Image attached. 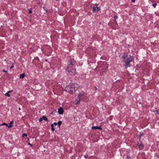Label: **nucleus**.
<instances>
[{
    "label": "nucleus",
    "instance_id": "423d86ee",
    "mask_svg": "<svg viewBox=\"0 0 159 159\" xmlns=\"http://www.w3.org/2000/svg\"><path fill=\"white\" fill-rule=\"evenodd\" d=\"M101 67L102 68L101 70L102 69V72H104L108 68L107 64L106 63H103Z\"/></svg>",
    "mask_w": 159,
    "mask_h": 159
},
{
    "label": "nucleus",
    "instance_id": "f8f14e48",
    "mask_svg": "<svg viewBox=\"0 0 159 159\" xmlns=\"http://www.w3.org/2000/svg\"><path fill=\"white\" fill-rule=\"evenodd\" d=\"M25 74L23 73L20 75L19 77L20 79H23L25 77Z\"/></svg>",
    "mask_w": 159,
    "mask_h": 159
},
{
    "label": "nucleus",
    "instance_id": "c756f323",
    "mask_svg": "<svg viewBox=\"0 0 159 159\" xmlns=\"http://www.w3.org/2000/svg\"><path fill=\"white\" fill-rule=\"evenodd\" d=\"M135 0H131V2H135Z\"/></svg>",
    "mask_w": 159,
    "mask_h": 159
},
{
    "label": "nucleus",
    "instance_id": "4be33fe9",
    "mask_svg": "<svg viewBox=\"0 0 159 159\" xmlns=\"http://www.w3.org/2000/svg\"><path fill=\"white\" fill-rule=\"evenodd\" d=\"M24 136H27V134L25 133H24L22 135V137H24Z\"/></svg>",
    "mask_w": 159,
    "mask_h": 159
},
{
    "label": "nucleus",
    "instance_id": "4468645a",
    "mask_svg": "<svg viewBox=\"0 0 159 159\" xmlns=\"http://www.w3.org/2000/svg\"><path fill=\"white\" fill-rule=\"evenodd\" d=\"M42 118H43V120H45L46 121H47V122L48 121V120L47 118L45 116H43Z\"/></svg>",
    "mask_w": 159,
    "mask_h": 159
},
{
    "label": "nucleus",
    "instance_id": "cd10ccee",
    "mask_svg": "<svg viewBox=\"0 0 159 159\" xmlns=\"http://www.w3.org/2000/svg\"><path fill=\"white\" fill-rule=\"evenodd\" d=\"M53 124H54V125H57V123H56V122H54V123H53Z\"/></svg>",
    "mask_w": 159,
    "mask_h": 159
},
{
    "label": "nucleus",
    "instance_id": "f03ea898",
    "mask_svg": "<svg viewBox=\"0 0 159 159\" xmlns=\"http://www.w3.org/2000/svg\"><path fill=\"white\" fill-rule=\"evenodd\" d=\"M122 57L123 58V61L125 63V67L130 66V63L133 59V56L124 54Z\"/></svg>",
    "mask_w": 159,
    "mask_h": 159
},
{
    "label": "nucleus",
    "instance_id": "5701e85b",
    "mask_svg": "<svg viewBox=\"0 0 159 159\" xmlns=\"http://www.w3.org/2000/svg\"><path fill=\"white\" fill-rule=\"evenodd\" d=\"M43 120V118H41L39 119V121L40 122H41L42 121V120Z\"/></svg>",
    "mask_w": 159,
    "mask_h": 159
},
{
    "label": "nucleus",
    "instance_id": "c85d7f7f",
    "mask_svg": "<svg viewBox=\"0 0 159 159\" xmlns=\"http://www.w3.org/2000/svg\"><path fill=\"white\" fill-rule=\"evenodd\" d=\"M51 126L52 128L53 127H54L53 124H51Z\"/></svg>",
    "mask_w": 159,
    "mask_h": 159
},
{
    "label": "nucleus",
    "instance_id": "39448f33",
    "mask_svg": "<svg viewBox=\"0 0 159 159\" xmlns=\"http://www.w3.org/2000/svg\"><path fill=\"white\" fill-rule=\"evenodd\" d=\"M94 5L93 10V12H95L96 11H98L100 10V8L98 7V4H95Z\"/></svg>",
    "mask_w": 159,
    "mask_h": 159
},
{
    "label": "nucleus",
    "instance_id": "72a5a7b5",
    "mask_svg": "<svg viewBox=\"0 0 159 159\" xmlns=\"http://www.w3.org/2000/svg\"><path fill=\"white\" fill-rule=\"evenodd\" d=\"M19 110H21V108H19Z\"/></svg>",
    "mask_w": 159,
    "mask_h": 159
},
{
    "label": "nucleus",
    "instance_id": "2eb2a0df",
    "mask_svg": "<svg viewBox=\"0 0 159 159\" xmlns=\"http://www.w3.org/2000/svg\"><path fill=\"white\" fill-rule=\"evenodd\" d=\"M61 123H62V122L61 120L58 121V122L57 123V125H58L59 126V127L61 125Z\"/></svg>",
    "mask_w": 159,
    "mask_h": 159
},
{
    "label": "nucleus",
    "instance_id": "1a4fd4ad",
    "mask_svg": "<svg viewBox=\"0 0 159 159\" xmlns=\"http://www.w3.org/2000/svg\"><path fill=\"white\" fill-rule=\"evenodd\" d=\"M92 129H98L100 130H102V128L100 126H92Z\"/></svg>",
    "mask_w": 159,
    "mask_h": 159
},
{
    "label": "nucleus",
    "instance_id": "20e7f679",
    "mask_svg": "<svg viewBox=\"0 0 159 159\" xmlns=\"http://www.w3.org/2000/svg\"><path fill=\"white\" fill-rule=\"evenodd\" d=\"M70 86H71V92H73V91H74L75 92V88H77L79 87V86L78 84L75 83H70Z\"/></svg>",
    "mask_w": 159,
    "mask_h": 159
},
{
    "label": "nucleus",
    "instance_id": "a878e982",
    "mask_svg": "<svg viewBox=\"0 0 159 159\" xmlns=\"http://www.w3.org/2000/svg\"><path fill=\"white\" fill-rule=\"evenodd\" d=\"M138 139H139V141H141V136H139Z\"/></svg>",
    "mask_w": 159,
    "mask_h": 159
},
{
    "label": "nucleus",
    "instance_id": "412c9836",
    "mask_svg": "<svg viewBox=\"0 0 159 159\" xmlns=\"http://www.w3.org/2000/svg\"><path fill=\"white\" fill-rule=\"evenodd\" d=\"M14 66V64L12 63V64L11 66L10 67V69H11L12 68H13Z\"/></svg>",
    "mask_w": 159,
    "mask_h": 159
},
{
    "label": "nucleus",
    "instance_id": "6ab92c4d",
    "mask_svg": "<svg viewBox=\"0 0 159 159\" xmlns=\"http://www.w3.org/2000/svg\"><path fill=\"white\" fill-rule=\"evenodd\" d=\"M1 125H6L7 126H8V125L7 123H3Z\"/></svg>",
    "mask_w": 159,
    "mask_h": 159
},
{
    "label": "nucleus",
    "instance_id": "6e6552de",
    "mask_svg": "<svg viewBox=\"0 0 159 159\" xmlns=\"http://www.w3.org/2000/svg\"><path fill=\"white\" fill-rule=\"evenodd\" d=\"M58 113L60 114H62L64 112L63 108L62 107H60L58 109Z\"/></svg>",
    "mask_w": 159,
    "mask_h": 159
},
{
    "label": "nucleus",
    "instance_id": "393cba45",
    "mask_svg": "<svg viewBox=\"0 0 159 159\" xmlns=\"http://www.w3.org/2000/svg\"><path fill=\"white\" fill-rule=\"evenodd\" d=\"M143 135V133H141L140 134H139V136H142Z\"/></svg>",
    "mask_w": 159,
    "mask_h": 159
},
{
    "label": "nucleus",
    "instance_id": "9d476101",
    "mask_svg": "<svg viewBox=\"0 0 159 159\" xmlns=\"http://www.w3.org/2000/svg\"><path fill=\"white\" fill-rule=\"evenodd\" d=\"M12 91H9L7 92L6 93H5V95L6 96H7L8 97H10V95L9 94V93H10Z\"/></svg>",
    "mask_w": 159,
    "mask_h": 159
},
{
    "label": "nucleus",
    "instance_id": "0eeeda50",
    "mask_svg": "<svg viewBox=\"0 0 159 159\" xmlns=\"http://www.w3.org/2000/svg\"><path fill=\"white\" fill-rule=\"evenodd\" d=\"M71 86H70V84L67 85L65 88V90L67 92H71Z\"/></svg>",
    "mask_w": 159,
    "mask_h": 159
},
{
    "label": "nucleus",
    "instance_id": "ddd939ff",
    "mask_svg": "<svg viewBox=\"0 0 159 159\" xmlns=\"http://www.w3.org/2000/svg\"><path fill=\"white\" fill-rule=\"evenodd\" d=\"M138 147H139V148L140 149H142L144 148V145L143 144H142L141 145H140Z\"/></svg>",
    "mask_w": 159,
    "mask_h": 159
},
{
    "label": "nucleus",
    "instance_id": "7c9ffc66",
    "mask_svg": "<svg viewBox=\"0 0 159 159\" xmlns=\"http://www.w3.org/2000/svg\"><path fill=\"white\" fill-rule=\"evenodd\" d=\"M115 25H117V22L116 21V20H115Z\"/></svg>",
    "mask_w": 159,
    "mask_h": 159
},
{
    "label": "nucleus",
    "instance_id": "b1692460",
    "mask_svg": "<svg viewBox=\"0 0 159 159\" xmlns=\"http://www.w3.org/2000/svg\"><path fill=\"white\" fill-rule=\"evenodd\" d=\"M51 130L52 131H53L55 130V129L54 127L52 128Z\"/></svg>",
    "mask_w": 159,
    "mask_h": 159
},
{
    "label": "nucleus",
    "instance_id": "a211bd4d",
    "mask_svg": "<svg viewBox=\"0 0 159 159\" xmlns=\"http://www.w3.org/2000/svg\"><path fill=\"white\" fill-rule=\"evenodd\" d=\"M32 9L31 8H30V9H29V14H31L32 13V12L31 10Z\"/></svg>",
    "mask_w": 159,
    "mask_h": 159
},
{
    "label": "nucleus",
    "instance_id": "473e14b6",
    "mask_svg": "<svg viewBox=\"0 0 159 159\" xmlns=\"http://www.w3.org/2000/svg\"><path fill=\"white\" fill-rule=\"evenodd\" d=\"M94 88H95V90H97L98 89L96 87H95Z\"/></svg>",
    "mask_w": 159,
    "mask_h": 159
},
{
    "label": "nucleus",
    "instance_id": "f257e3e1",
    "mask_svg": "<svg viewBox=\"0 0 159 159\" xmlns=\"http://www.w3.org/2000/svg\"><path fill=\"white\" fill-rule=\"evenodd\" d=\"M69 64L67 66L66 70L69 73H71L74 75L75 74L76 70L75 68V61L73 59H71L69 61Z\"/></svg>",
    "mask_w": 159,
    "mask_h": 159
},
{
    "label": "nucleus",
    "instance_id": "aec40b11",
    "mask_svg": "<svg viewBox=\"0 0 159 159\" xmlns=\"http://www.w3.org/2000/svg\"><path fill=\"white\" fill-rule=\"evenodd\" d=\"M118 18V17L116 16H115L114 17V18L115 20Z\"/></svg>",
    "mask_w": 159,
    "mask_h": 159
},
{
    "label": "nucleus",
    "instance_id": "2f4dec72",
    "mask_svg": "<svg viewBox=\"0 0 159 159\" xmlns=\"http://www.w3.org/2000/svg\"><path fill=\"white\" fill-rule=\"evenodd\" d=\"M28 144L30 145L31 146H33L32 144H31L30 143H28Z\"/></svg>",
    "mask_w": 159,
    "mask_h": 159
},
{
    "label": "nucleus",
    "instance_id": "f3484780",
    "mask_svg": "<svg viewBox=\"0 0 159 159\" xmlns=\"http://www.w3.org/2000/svg\"><path fill=\"white\" fill-rule=\"evenodd\" d=\"M157 4L155 3H153L152 4V6L153 7L155 8L156 6L157 5Z\"/></svg>",
    "mask_w": 159,
    "mask_h": 159
},
{
    "label": "nucleus",
    "instance_id": "7ed1b4c3",
    "mask_svg": "<svg viewBox=\"0 0 159 159\" xmlns=\"http://www.w3.org/2000/svg\"><path fill=\"white\" fill-rule=\"evenodd\" d=\"M86 93L84 91H82L79 94V98L77 99L76 100L75 102V103L76 104H79L80 103V101L84 99L85 97H86Z\"/></svg>",
    "mask_w": 159,
    "mask_h": 159
},
{
    "label": "nucleus",
    "instance_id": "e433bc0d",
    "mask_svg": "<svg viewBox=\"0 0 159 159\" xmlns=\"http://www.w3.org/2000/svg\"><path fill=\"white\" fill-rule=\"evenodd\" d=\"M56 0L57 1H58V0Z\"/></svg>",
    "mask_w": 159,
    "mask_h": 159
},
{
    "label": "nucleus",
    "instance_id": "f704fd0d",
    "mask_svg": "<svg viewBox=\"0 0 159 159\" xmlns=\"http://www.w3.org/2000/svg\"><path fill=\"white\" fill-rule=\"evenodd\" d=\"M45 61H47V59H46L45 60Z\"/></svg>",
    "mask_w": 159,
    "mask_h": 159
},
{
    "label": "nucleus",
    "instance_id": "dca6fc26",
    "mask_svg": "<svg viewBox=\"0 0 159 159\" xmlns=\"http://www.w3.org/2000/svg\"><path fill=\"white\" fill-rule=\"evenodd\" d=\"M142 143L141 141H139V142H138L137 143V145L138 146H139L140 145L142 144Z\"/></svg>",
    "mask_w": 159,
    "mask_h": 159
},
{
    "label": "nucleus",
    "instance_id": "bb28decb",
    "mask_svg": "<svg viewBox=\"0 0 159 159\" xmlns=\"http://www.w3.org/2000/svg\"><path fill=\"white\" fill-rule=\"evenodd\" d=\"M2 71L3 72H7V70H4L3 69V70H2Z\"/></svg>",
    "mask_w": 159,
    "mask_h": 159
},
{
    "label": "nucleus",
    "instance_id": "9b49d317",
    "mask_svg": "<svg viewBox=\"0 0 159 159\" xmlns=\"http://www.w3.org/2000/svg\"><path fill=\"white\" fill-rule=\"evenodd\" d=\"M13 123V121H11L10 122V123H9V125H8V127L9 128H11L12 126H13V125H12V124Z\"/></svg>",
    "mask_w": 159,
    "mask_h": 159
},
{
    "label": "nucleus",
    "instance_id": "c9c22d12",
    "mask_svg": "<svg viewBox=\"0 0 159 159\" xmlns=\"http://www.w3.org/2000/svg\"><path fill=\"white\" fill-rule=\"evenodd\" d=\"M128 157V156H127V158H128V157Z\"/></svg>",
    "mask_w": 159,
    "mask_h": 159
}]
</instances>
